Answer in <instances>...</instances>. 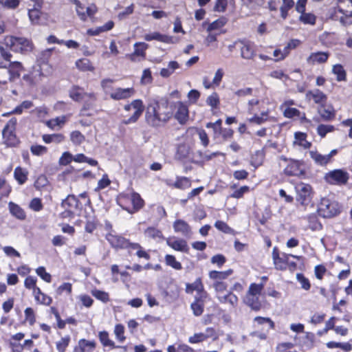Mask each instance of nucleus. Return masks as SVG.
<instances>
[{
  "instance_id": "nucleus-13",
  "label": "nucleus",
  "mask_w": 352,
  "mask_h": 352,
  "mask_svg": "<svg viewBox=\"0 0 352 352\" xmlns=\"http://www.w3.org/2000/svg\"><path fill=\"white\" fill-rule=\"evenodd\" d=\"M124 250H126L130 256H136L138 258H144L146 261L151 258L150 250H146L139 243L131 242L130 239Z\"/></svg>"
},
{
  "instance_id": "nucleus-39",
  "label": "nucleus",
  "mask_w": 352,
  "mask_h": 352,
  "mask_svg": "<svg viewBox=\"0 0 352 352\" xmlns=\"http://www.w3.org/2000/svg\"><path fill=\"white\" fill-rule=\"evenodd\" d=\"M192 182L190 178L184 176H177L175 182L170 186L172 188L185 190L191 186Z\"/></svg>"
},
{
  "instance_id": "nucleus-64",
  "label": "nucleus",
  "mask_w": 352,
  "mask_h": 352,
  "mask_svg": "<svg viewBox=\"0 0 352 352\" xmlns=\"http://www.w3.org/2000/svg\"><path fill=\"white\" fill-rule=\"evenodd\" d=\"M48 113L49 109L45 106L36 107L32 111V113L34 114L41 122H43L44 119L47 116Z\"/></svg>"
},
{
  "instance_id": "nucleus-63",
  "label": "nucleus",
  "mask_w": 352,
  "mask_h": 352,
  "mask_svg": "<svg viewBox=\"0 0 352 352\" xmlns=\"http://www.w3.org/2000/svg\"><path fill=\"white\" fill-rule=\"evenodd\" d=\"M226 18L221 16L210 23L207 28V31L211 32L212 30H219L223 28L226 24Z\"/></svg>"
},
{
  "instance_id": "nucleus-40",
  "label": "nucleus",
  "mask_w": 352,
  "mask_h": 352,
  "mask_svg": "<svg viewBox=\"0 0 352 352\" xmlns=\"http://www.w3.org/2000/svg\"><path fill=\"white\" fill-rule=\"evenodd\" d=\"M338 13L342 14L338 20L343 25L346 26L352 24V12L344 10L343 8L338 6L336 11V17H338L337 14Z\"/></svg>"
},
{
  "instance_id": "nucleus-33",
  "label": "nucleus",
  "mask_w": 352,
  "mask_h": 352,
  "mask_svg": "<svg viewBox=\"0 0 352 352\" xmlns=\"http://www.w3.org/2000/svg\"><path fill=\"white\" fill-rule=\"evenodd\" d=\"M331 73L336 76L338 82H345L347 80V74L344 66L340 63L332 66Z\"/></svg>"
},
{
  "instance_id": "nucleus-56",
  "label": "nucleus",
  "mask_w": 352,
  "mask_h": 352,
  "mask_svg": "<svg viewBox=\"0 0 352 352\" xmlns=\"http://www.w3.org/2000/svg\"><path fill=\"white\" fill-rule=\"evenodd\" d=\"M166 265L171 267L176 270H181L182 269V263L177 261L175 256L172 254H166L164 257Z\"/></svg>"
},
{
  "instance_id": "nucleus-44",
  "label": "nucleus",
  "mask_w": 352,
  "mask_h": 352,
  "mask_svg": "<svg viewBox=\"0 0 352 352\" xmlns=\"http://www.w3.org/2000/svg\"><path fill=\"white\" fill-rule=\"evenodd\" d=\"M118 204L124 210L131 214V194H121L117 199Z\"/></svg>"
},
{
  "instance_id": "nucleus-3",
  "label": "nucleus",
  "mask_w": 352,
  "mask_h": 352,
  "mask_svg": "<svg viewBox=\"0 0 352 352\" xmlns=\"http://www.w3.org/2000/svg\"><path fill=\"white\" fill-rule=\"evenodd\" d=\"M267 279V276H264L261 277V283H251L243 299L244 304L254 311L258 312L265 308V302L261 299V295Z\"/></svg>"
},
{
  "instance_id": "nucleus-14",
  "label": "nucleus",
  "mask_w": 352,
  "mask_h": 352,
  "mask_svg": "<svg viewBox=\"0 0 352 352\" xmlns=\"http://www.w3.org/2000/svg\"><path fill=\"white\" fill-rule=\"evenodd\" d=\"M10 63L7 66L6 65H0L1 68H6L9 74V82H14L19 79L21 73L25 70L23 64L19 61H9Z\"/></svg>"
},
{
  "instance_id": "nucleus-29",
  "label": "nucleus",
  "mask_w": 352,
  "mask_h": 352,
  "mask_svg": "<svg viewBox=\"0 0 352 352\" xmlns=\"http://www.w3.org/2000/svg\"><path fill=\"white\" fill-rule=\"evenodd\" d=\"M84 88L78 85H73L69 91V96L75 102H80L87 96Z\"/></svg>"
},
{
  "instance_id": "nucleus-19",
  "label": "nucleus",
  "mask_w": 352,
  "mask_h": 352,
  "mask_svg": "<svg viewBox=\"0 0 352 352\" xmlns=\"http://www.w3.org/2000/svg\"><path fill=\"white\" fill-rule=\"evenodd\" d=\"M177 111L173 116L180 124H186L189 120L188 107L184 102L179 101L177 102Z\"/></svg>"
},
{
  "instance_id": "nucleus-30",
  "label": "nucleus",
  "mask_w": 352,
  "mask_h": 352,
  "mask_svg": "<svg viewBox=\"0 0 352 352\" xmlns=\"http://www.w3.org/2000/svg\"><path fill=\"white\" fill-rule=\"evenodd\" d=\"M35 302L38 305H41L44 306H50L52 303V298L45 293L43 292L41 288L36 289L32 294Z\"/></svg>"
},
{
  "instance_id": "nucleus-5",
  "label": "nucleus",
  "mask_w": 352,
  "mask_h": 352,
  "mask_svg": "<svg viewBox=\"0 0 352 352\" xmlns=\"http://www.w3.org/2000/svg\"><path fill=\"white\" fill-rule=\"evenodd\" d=\"M290 256L298 260H300L301 258L300 256L289 254L285 252L280 253L277 246L274 247L272 257L275 269L279 271H285L287 269L290 271L296 270L297 263L294 261H289Z\"/></svg>"
},
{
  "instance_id": "nucleus-52",
  "label": "nucleus",
  "mask_w": 352,
  "mask_h": 352,
  "mask_svg": "<svg viewBox=\"0 0 352 352\" xmlns=\"http://www.w3.org/2000/svg\"><path fill=\"white\" fill-rule=\"evenodd\" d=\"M148 44L144 42H138L134 44V53L142 60L146 58V50L148 49Z\"/></svg>"
},
{
  "instance_id": "nucleus-10",
  "label": "nucleus",
  "mask_w": 352,
  "mask_h": 352,
  "mask_svg": "<svg viewBox=\"0 0 352 352\" xmlns=\"http://www.w3.org/2000/svg\"><path fill=\"white\" fill-rule=\"evenodd\" d=\"M131 109L134 110L133 113L127 119L122 120L121 122L122 124L128 125L136 123L138 121L145 109L143 101L141 99H135L130 103L124 104V110L125 111H130Z\"/></svg>"
},
{
  "instance_id": "nucleus-11",
  "label": "nucleus",
  "mask_w": 352,
  "mask_h": 352,
  "mask_svg": "<svg viewBox=\"0 0 352 352\" xmlns=\"http://www.w3.org/2000/svg\"><path fill=\"white\" fill-rule=\"evenodd\" d=\"M324 179L329 184L341 186L348 183L349 175L343 169H335L327 173Z\"/></svg>"
},
{
  "instance_id": "nucleus-15",
  "label": "nucleus",
  "mask_w": 352,
  "mask_h": 352,
  "mask_svg": "<svg viewBox=\"0 0 352 352\" xmlns=\"http://www.w3.org/2000/svg\"><path fill=\"white\" fill-rule=\"evenodd\" d=\"M239 43L241 57L245 60H253L256 56V51L254 43L246 40H238Z\"/></svg>"
},
{
  "instance_id": "nucleus-7",
  "label": "nucleus",
  "mask_w": 352,
  "mask_h": 352,
  "mask_svg": "<svg viewBox=\"0 0 352 352\" xmlns=\"http://www.w3.org/2000/svg\"><path fill=\"white\" fill-rule=\"evenodd\" d=\"M254 329H261V331H255L254 335L261 340H266L270 330L275 329V322L269 317L256 316L252 321Z\"/></svg>"
},
{
  "instance_id": "nucleus-34",
  "label": "nucleus",
  "mask_w": 352,
  "mask_h": 352,
  "mask_svg": "<svg viewBox=\"0 0 352 352\" xmlns=\"http://www.w3.org/2000/svg\"><path fill=\"white\" fill-rule=\"evenodd\" d=\"M75 65L79 71L82 72H94L95 71V67L93 63L87 58L78 59L75 63Z\"/></svg>"
},
{
  "instance_id": "nucleus-53",
  "label": "nucleus",
  "mask_w": 352,
  "mask_h": 352,
  "mask_svg": "<svg viewBox=\"0 0 352 352\" xmlns=\"http://www.w3.org/2000/svg\"><path fill=\"white\" fill-rule=\"evenodd\" d=\"M98 338L103 346H109L111 349L117 347L114 342L109 338V333L106 331H100Z\"/></svg>"
},
{
  "instance_id": "nucleus-21",
  "label": "nucleus",
  "mask_w": 352,
  "mask_h": 352,
  "mask_svg": "<svg viewBox=\"0 0 352 352\" xmlns=\"http://www.w3.org/2000/svg\"><path fill=\"white\" fill-rule=\"evenodd\" d=\"M135 94V90L133 87H118L110 94V98L114 100H126L133 96Z\"/></svg>"
},
{
  "instance_id": "nucleus-20",
  "label": "nucleus",
  "mask_w": 352,
  "mask_h": 352,
  "mask_svg": "<svg viewBox=\"0 0 352 352\" xmlns=\"http://www.w3.org/2000/svg\"><path fill=\"white\" fill-rule=\"evenodd\" d=\"M210 338H213L214 340L217 338L216 331L213 327L206 328V333H195L192 336H190L188 338V342L190 344H197L199 342H202Z\"/></svg>"
},
{
  "instance_id": "nucleus-61",
  "label": "nucleus",
  "mask_w": 352,
  "mask_h": 352,
  "mask_svg": "<svg viewBox=\"0 0 352 352\" xmlns=\"http://www.w3.org/2000/svg\"><path fill=\"white\" fill-rule=\"evenodd\" d=\"M37 278L33 276H28L24 280V287L32 291V294L40 287L36 285Z\"/></svg>"
},
{
  "instance_id": "nucleus-42",
  "label": "nucleus",
  "mask_w": 352,
  "mask_h": 352,
  "mask_svg": "<svg viewBox=\"0 0 352 352\" xmlns=\"http://www.w3.org/2000/svg\"><path fill=\"white\" fill-rule=\"evenodd\" d=\"M42 140L46 144H60L65 140V136L63 133L44 134Z\"/></svg>"
},
{
  "instance_id": "nucleus-57",
  "label": "nucleus",
  "mask_w": 352,
  "mask_h": 352,
  "mask_svg": "<svg viewBox=\"0 0 352 352\" xmlns=\"http://www.w3.org/2000/svg\"><path fill=\"white\" fill-rule=\"evenodd\" d=\"M294 137L297 143L305 148H309L311 146V142L307 140V134L303 132H296Z\"/></svg>"
},
{
  "instance_id": "nucleus-23",
  "label": "nucleus",
  "mask_w": 352,
  "mask_h": 352,
  "mask_svg": "<svg viewBox=\"0 0 352 352\" xmlns=\"http://www.w3.org/2000/svg\"><path fill=\"white\" fill-rule=\"evenodd\" d=\"M87 100L85 101L80 111V116H91L92 113H87L88 110L94 109L95 102L97 100V95L94 92L87 94Z\"/></svg>"
},
{
  "instance_id": "nucleus-46",
  "label": "nucleus",
  "mask_w": 352,
  "mask_h": 352,
  "mask_svg": "<svg viewBox=\"0 0 352 352\" xmlns=\"http://www.w3.org/2000/svg\"><path fill=\"white\" fill-rule=\"evenodd\" d=\"M311 186L309 184H301L299 185L298 197L302 204H304L310 195Z\"/></svg>"
},
{
  "instance_id": "nucleus-41",
  "label": "nucleus",
  "mask_w": 352,
  "mask_h": 352,
  "mask_svg": "<svg viewBox=\"0 0 352 352\" xmlns=\"http://www.w3.org/2000/svg\"><path fill=\"white\" fill-rule=\"evenodd\" d=\"M295 6L294 0H282V5L280 6V16L283 20H285L289 16V11L292 10Z\"/></svg>"
},
{
  "instance_id": "nucleus-26",
  "label": "nucleus",
  "mask_w": 352,
  "mask_h": 352,
  "mask_svg": "<svg viewBox=\"0 0 352 352\" xmlns=\"http://www.w3.org/2000/svg\"><path fill=\"white\" fill-rule=\"evenodd\" d=\"M318 113L323 121H331L336 118V111L333 106H325L318 107Z\"/></svg>"
},
{
  "instance_id": "nucleus-6",
  "label": "nucleus",
  "mask_w": 352,
  "mask_h": 352,
  "mask_svg": "<svg viewBox=\"0 0 352 352\" xmlns=\"http://www.w3.org/2000/svg\"><path fill=\"white\" fill-rule=\"evenodd\" d=\"M342 206L338 201L322 197L318 206L317 212L323 218H333L340 214Z\"/></svg>"
},
{
  "instance_id": "nucleus-2",
  "label": "nucleus",
  "mask_w": 352,
  "mask_h": 352,
  "mask_svg": "<svg viewBox=\"0 0 352 352\" xmlns=\"http://www.w3.org/2000/svg\"><path fill=\"white\" fill-rule=\"evenodd\" d=\"M32 50V42L22 37L6 36L0 43V54L1 57L7 61H10L12 57L10 51L25 53Z\"/></svg>"
},
{
  "instance_id": "nucleus-12",
  "label": "nucleus",
  "mask_w": 352,
  "mask_h": 352,
  "mask_svg": "<svg viewBox=\"0 0 352 352\" xmlns=\"http://www.w3.org/2000/svg\"><path fill=\"white\" fill-rule=\"evenodd\" d=\"M305 100L308 102H313L319 107H325L327 102L328 96L319 89L308 90L305 93Z\"/></svg>"
},
{
  "instance_id": "nucleus-32",
  "label": "nucleus",
  "mask_w": 352,
  "mask_h": 352,
  "mask_svg": "<svg viewBox=\"0 0 352 352\" xmlns=\"http://www.w3.org/2000/svg\"><path fill=\"white\" fill-rule=\"evenodd\" d=\"M29 172L25 168L16 166L14 170L13 176L19 185H23L28 179Z\"/></svg>"
},
{
  "instance_id": "nucleus-27",
  "label": "nucleus",
  "mask_w": 352,
  "mask_h": 352,
  "mask_svg": "<svg viewBox=\"0 0 352 352\" xmlns=\"http://www.w3.org/2000/svg\"><path fill=\"white\" fill-rule=\"evenodd\" d=\"M265 148L263 147L260 150L256 151L250 157V164L254 166L255 169L262 166L264 163L265 158Z\"/></svg>"
},
{
  "instance_id": "nucleus-36",
  "label": "nucleus",
  "mask_w": 352,
  "mask_h": 352,
  "mask_svg": "<svg viewBox=\"0 0 352 352\" xmlns=\"http://www.w3.org/2000/svg\"><path fill=\"white\" fill-rule=\"evenodd\" d=\"M204 290L206 289L204 288V285L201 277L196 278V280L192 283L186 284L185 292L187 294H192L194 291H196L197 294Z\"/></svg>"
},
{
  "instance_id": "nucleus-47",
  "label": "nucleus",
  "mask_w": 352,
  "mask_h": 352,
  "mask_svg": "<svg viewBox=\"0 0 352 352\" xmlns=\"http://www.w3.org/2000/svg\"><path fill=\"white\" fill-rule=\"evenodd\" d=\"M179 68V63L175 60L170 61L166 68H162L160 70V76L163 78L170 77L176 69Z\"/></svg>"
},
{
  "instance_id": "nucleus-25",
  "label": "nucleus",
  "mask_w": 352,
  "mask_h": 352,
  "mask_svg": "<svg viewBox=\"0 0 352 352\" xmlns=\"http://www.w3.org/2000/svg\"><path fill=\"white\" fill-rule=\"evenodd\" d=\"M131 214L140 211L145 205L144 200L138 192L135 191L131 193Z\"/></svg>"
},
{
  "instance_id": "nucleus-4",
  "label": "nucleus",
  "mask_w": 352,
  "mask_h": 352,
  "mask_svg": "<svg viewBox=\"0 0 352 352\" xmlns=\"http://www.w3.org/2000/svg\"><path fill=\"white\" fill-rule=\"evenodd\" d=\"M278 164L280 168H283V174L286 177H302L306 175L303 160L281 155L279 157Z\"/></svg>"
},
{
  "instance_id": "nucleus-38",
  "label": "nucleus",
  "mask_w": 352,
  "mask_h": 352,
  "mask_svg": "<svg viewBox=\"0 0 352 352\" xmlns=\"http://www.w3.org/2000/svg\"><path fill=\"white\" fill-rule=\"evenodd\" d=\"M233 274V270L229 269L226 271L212 270L208 273L209 278L215 281H223Z\"/></svg>"
},
{
  "instance_id": "nucleus-51",
  "label": "nucleus",
  "mask_w": 352,
  "mask_h": 352,
  "mask_svg": "<svg viewBox=\"0 0 352 352\" xmlns=\"http://www.w3.org/2000/svg\"><path fill=\"white\" fill-rule=\"evenodd\" d=\"M214 227L219 230L220 232L224 233V234H229L232 235H236L237 234V232H236L233 228L230 227L228 224H227L226 222L217 220L214 223Z\"/></svg>"
},
{
  "instance_id": "nucleus-48",
  "label": "nucleus",
  "mask_w": 352,
  "mask_h": 352,
  "mask_svg": "<svg viewBox=\"0 0 352 352\" xmlns=\"http://www.w3.org/2000/svg\"><path fill=\"white\" fill-rule=\"evenodd\" d=\"M88 346L89 349L96 348V342L95 340H88L85 338L80 339L78 344L74 346L73 352H85L83 350L84 346Z\"/></svg>"
},
{
  "instance_id": "nucleus-50",
  "label": "nucleus",
  "mask_w": 352,
  "mask_h": 352,
  "mask_svg": "<svg viewBox=\"0 0 352 352\" xmlns=\"http://www.w3.org/2000/svg\"><path fill=\"white\" fill-rule=\"evenodd\" d=\"M39 76L40 75H37L35 72L32 71L25 74L22 77V80L27 85L34 87L38 82Z\"/></svg>"
},
{
  "instance_id": "nucleus-31",
  "label": "nucleus",
  "mask_w": 352,
  "mask_h": 352,
  "mask_svg": "<svg viewBox=\"0 0 352 352\" xmlns=\"http://www.w3.org/2000/svg\"><path fill=\"white\" fill-rule=\"evenodd\" d=\"M190 154V146L186 144H180L177 146L175 158L178 161L184 162L189 159Z\"/></svg>"
},
{
  "instance_id": "nucleus-9",
  "label": "nucleus",
  "mask_w": 352,
  "mask_h": 352,
  "mask_svg": "<svg viewBox=\"0 0 352 352\" xmlns=\"http://www.w3.org/2000/svg\"><path fill=\"white\" fill-rule=\"evenodd\" d=\"M16 118H12L8 121L2 131L3 142L8 146L15 147L20 143V140L16 135Z\"/></svg>"
},
{
  "instance_id": "nucleus-37",
  "label": "nucleus",
  "mask_w": 352,
  "mask_h": 352,
  "mask_svg": "<svg viewBox=\"0 0 352 352\" xmlns=\"http://www.w3.org/2000/svg\"><path fill=\"white\" fill-rule=\"evenodd\" d=\"M218 300L221 304H228L232 307H235L238 305L239 298L232 292H228L226 295L218 296Z\"/></svg>"
},
{
  "instance_id": "nucleus-18",
  "label": "nucleus",
  "mask_w": 352,
  "mask_h": 352,
  "mask_svg": "<svg viewBox=\"0 0 352 352\" xmlns=\"http://www.w3.org/2000/svg\"><path fill=\"white\" fill-rule=\"evenodd\" d=\"M329 56L330 53L327 51L311 52L307 58V63L310 65H323L327 63Z\"/></svg>"
},
{
  "instance_id": "nucleus-35",
  "label": "nucleus",
  "mask_w": 352,
  "mask_h": 352,
  "mask_svg": "<svg viewBox=\"0 0 352 352\" xmlns=\"http://www.w3.org/2000/svg\"><path fill=\"white\" fill-rule=\"evenodd\" d=\"M80 201L74 195H69L65 199L62 201L61 206L63 208H67L75 211L78 208Z\"/></svg>"
},
{
  "instance_id": "nucleus-1",
  "label": "nucleus",
  "mask_w": 352,
  "mask_h": 352,
  "mask_svg": "<svg viewBox=\"0 0 352 352\" xmlns=\"http://www.w3.org/2000/svg\"><path fill=\"white\" fill-rule=\"evenodd\" d=\"M173 117L168 102L151 100L146 107L144 120L146 124L153 128L165 126Z\"/></svg>"
},
{
  "instance_id": "nucleus-59",
  "label": "nucleus",
  "mask_w": 352,
  "mask_h": 352,
  "mask_svg": "<svg viewBox=\"0 0 352 352\" xmlns=\"http://www.w3.org/2000/svg\"><path fill=\"white\" fill-rule=\"evenodd\" d=\"M299 21L304 24L315 25L316 16L310 12H302L299 16Z\"/></svg>"
},
{
  "instance_id": "nucleus-24",
  "label": "nucleus",
  "mask_w": 352,
  "mask_h": 352,
  "mask_svg": "<svg viewBox=\"0 0 352 352\" xmlns=\"http://www.w3.org/2000/svg\"><path fill=\"white\" fill-rule=\"evenodd\" d=\"M173 227L175 232L180 233L184 236H188L192 233L190 226L183 219L175 220Z\"/></svg>"
},
{
  "instance_id": "nucleus-8",
  "label": "nucleus",
  "mask_w": 352,
  "mask_h": 352,
  "mask_svg": "<svg viewBox=\"0 0 352 352\" xmlns=\"http://www.w3.org/2000/svg\"><path fill=\"white\" fill-rule=\"evenodd\" d=\"M260 103L258 99H252L248 103V113L252 115L248 118V122L250 124L261 125L270 120V111L268 110L262 111L259 115L257 114L258 109L256 108Z\"/></svg>"
},
{
  "instance_id": "nucleus-58",
  "label": "nucleus",
  "mask_w": 352,
  "mask_h": 352,
  "mask_svg": "<svg viewBox=\"0 0 352 352\" xmlns=\"http://www.w3.org/2000/svg\"><path fill=\"white\" fill-rule=\"evenodd\" d=\"M276 352H298L290 342H280L276 346Z\"/></svg>"
},
{
  "instance_id": "nucleus-55",
  "label": "nucleus",
  "mask_w": 352,
  "mask_h": 352,
  "mask_svg": "<svg viewBox=\"0 0 352 352\" xmlns=\"http://www.w3.org/2000/svg\"><path fill=\"white\" fill-rule=\"evenodd\" d=\"M66 122V119L65 116L56 117L53 119H50L45 122V125L50 128V129H54L56 126H59L62 128L63 126Z\"/></svg>"
},
{
  "instance_id": "nucleus-49",
  "label": "nucleus",
  "mask_w": 352,
  "mask_h": 352,
  "mask_svg": "<svg viewBox=\"0 0 352 352\" xmlns=\"http://www.w3.org/2000/svg\"><path fill=\"white\" fill-rule=\"evenodd\" d=\"M12 186L3 177H0V197H8L12 192Z\"/></svg>"
},
{
  "instance_id": "nucleus-62",
  "label": "nucleus",
  "mask_w": 352,
  "mask_h": 352,
  "mask_svg": "<svg viewBox=\"0 0 352 352\" xmlns=\"http://www.w3.org/2000/svg\"><path fill=\"white\" fill-rule=\"evenodd\" d=\"M195 133L199 136L201 144L204 147H207L210 144V139L206 131L201 128L195 127Z\"/></svg>"
},
{
  "instance_id": "nucleus-54",
  "label": "nucleus",
  "mask_w": 352,
  "mask_h": 352,
  "mask_svg": "<svg viewBox=\"0 0 352 352\" xmlns=\"http://www.w3.org/2000/svg\"><path fill=\"white\" fill-rule=\"evenodd\" d=\"M310 155L315 163L320 166H326L330 162L327 155H323L318 151H311Z\"/></svg>"
},
{
  "instance_id": "nucleus-16",
  "label": "nucleus",
  "mask_w": 352,
  "mask_h": 352,
  "mask_svg": "<svg viewBox=\"0 0 352 352\" xmlns=\"http://www.w3.org/2000/svg\"><path fill=\"white\" fill-rule=\"evenodd\" d=\"M106 240L110 244L111 247L115 250H124L129 239L118 234L116 233L109 232L105 236Z\"/></svg>"
},
{
  "instance_id": "nucleus-60",
  "label": "nucleus",
  "mask_w": 352,
  "mask_h": 352,
  "mask_svg": "<svg viewBox=\"0 0 352 352\" xmlns=\"http://www.w3.org/2000/svg\"><path fill=\"white\" fill-rule=\"evenodd\" d=\"M336 128L331 124H319L316 129L317 133L322 138H324L328 133L333 132Z\"/></svg>"
},
{
  "instance_id": "nucleus-22",
  "label": "nucleus",
  "mask_w": 352,
  "mask_h": 352,
  "mask_svg": "<svg viewBox=\"0 0 352 352\" xmlns=\"http://www.w3.org/2000/svg\"><path fill=\"white\" fill-rule=\"evenodd\" d=\"M144 39L146 41H151L153 40H155L167 44H173L177 42V39H175L173 36L166 34H162L158 32L146 34L144 36Z\"/></svg>"
},
{
  "instance_id": "nucleus-45",
  "label": "nucleus",
  "mask_w": 352,
  "mask_h": 352,
  "mask_svg": "<svg viewBox=\"0 0 352 352\" xmlns=\"http://www.w3.org/2000/svg\"><path fill=\"white\" fill-rule=\"evenodd\" d=\"M307 220L308 221V227L313 231L320 230L322 229V225L320 222L317 215L314 213L308 214L307 216Z\"/></svg>"
},
{
  "instance_id": "nucleus-28",
  "label": "nucleus",
  "mask_w": 352,
  "mask_h": 352,
  "mask_svg": "<svg viewBox=\"0 0 352 352\" xmlns=\"http://www.w3.org/2000/svg\"><path fill=\"white\" fill-rule=\"evenodd\" d=\"M8 209L12 216L16 219L21 221H24L26 219L25 211L19 204L13 201H10L8 203Z\"/></svg>"
},
{
  "instance_id": "nucleus-17",
  "label": "nucleus",
  "mask_w": 352,
  "mask_h": 352,
  "mask_svg": "<svg viewBox=\"0 0 352 352\" xmlns=\"http://www.w3.org/2000/svg\"><path fill=\"white\" fill-rule=\"evenodd\" d=\"M166 241L167 245L173 250L177 252L189 254L190 248L185 239L173 236L166 239Z\"/></svg>"
},
{
  "instance_id": "nucleus-43",
  "label": "nucleus",
  "mask_w": 352,
  "mask_h": 352,
  "mask_svg": "<svg viewBox=\"0 0 352 352\" xmlns=\"http://www.w3.org/2000/svg\"><path fill=\"white\" fill-rule=\"evenodd\" d=\"M144 235L146 237H148L149 239H154V240L160 241V240L164 239V236L163 235L162 232L160 230H159L157 228L153 227V226L148 227L144 230Z\"/></svg>"
}]
</instances>
